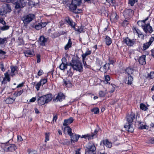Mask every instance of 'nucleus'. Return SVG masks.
<instances>
[{
	"label": "nucleus",
	"mask_w": 154,
	"mask_h": 154,
	"mask_svg": "<svg viewBox=\"0 0 154 154\" xmlns=\"http://www.w3.org/2000/svg\"><path fill=\"white\" fill-rule=\"evenodd\" d=\"M118 17L116 13L115 12L113 13L110 16V20L115 22L118 19Z\"/></svg>",
	"instance_id": "obj_22"
},
{
	"label": "nucleus",
	"mask_w": 154,
	"mask_h": 154,
	"mask_svg": "<svg viewBox=\"0 0 154 154\" xmlns=\"http://www.w3.org/2000/svg\"><path fill=\"white\" fill-rule=\"evenodd\" d=\"M42 85L40 82L38 83L35 85V88L37 91H38L40 86Z\"/></svg>",
	"instance_id": "obj_49"
},
{
	"label": "nucleus",
	"mask_w": 154,
	"mask_h": 154,
	"mask_svg": "<svg viewBox=\"0 0 154 154\" xmlns=\"http://www.w3.org/2000/svg\"><path fill=\"white\" fill-rule=\"evenodd\" d=\"M91 53V51H86L85 53L83 54L82 55V57L83 60H84V58L86 57V56L90 54Z\"/></svg>",
	"instance_id": "obj_36"
},
{
	"label": "nucleus",
	"mask_w": 154,
	"mask_h": 154,
	"mask_svg": "<svg viewBox=\"0 0 154 154\" xmlns=\"http://www.w3.org/2000/svg\"><path fill=\"white\" fill-rule=\"evenodd\" d=\"M74 121V119L72 117H70L68 119V124H71Z\"/></svg>",
	"instance_id": "obj_52"
},
{
	"label": "nucleus",
	"mask_w": 154,
	"mask_h": 154,
	"mask_svg": "<svg viewBox=\"0 0 154 154\" xmlns=\"http://www.w3.org/2000/svg\"><path fill=\"white\" fill-rule=\"evenodd\" d=\"M82 2V0H72L69 6V10L75 14L81 13L83 11L82 9L77 8Z\"/></svg>",
	"instance_id": "obj_2"
},
{
	"label": "nucleus",
	"mask_w": 154,
	"mask_h": 154,
	"mask_svg": "<svg viewBox=\"0 0 154 154\" xmlns=\"http://www.w3.org/2000/svg\"><path fill=\"white\" fill-rule=\"evenodd\" d=\"M7 13V12L5 10V8L3 5L0 8V15L3 16Z\"/></svg>",
	"instance_id": "obj_26"
},
{
	"label": "nucleus",
	"mask_w": 154,
	"mask_h": 154,
	"mask_svg": "<svg viewBox=\"0 0 154 154\" xmlns=\"http://www.w3.org/2000/svg\"><path fill=\"white\" fill-rule=\"evenodd\" d=\"M140 107L143 110H146L147 109V107L143 103H141L140 104Z\"/></svg>",
	"instance_id": "obj_39"
},
{
	"label": "nucleus",
	"mask_w": 154,
	"mask_h": 154,
	"mask_svg": "<svg viewBox=\"0 0 154 154\" xmlns=\"http://www.w3.org/2000/svg\"><path fill=\"white\" fill-rule=\"evenodd\" d=\"M154 40V34H153L152 37L150 38L149 41L144 44L143 46V49L145 50L148 48L151 45Z\"/></svg>",
	"instance_id": "obj_12"
},
{
	"label": "nucleus",
	"mask_w": 154,
	"mask_h": 154,
	"mask_svg": "<svg viewBox=\"0 0 154 154\" xmlns=\"http://www.w3.org/2000/svg\"><path fill=\"white\" fill-rule=\"evenodd\" d=\"M72 45V42L71 41V39H69L68 41V49L71 47Z\"/></svg>",
	"instance_id": "obj_51"
},
{
	"label": "nucleus",
	"mask_w": 154,
	"mask_h": 154,
	"mask_svg": "<svg viewBox=\"0 0 154 154\" xmlns=\"http://www.w3.org/2000/svg\"><path fill=\"white\" fill-rule=\"evenodd\" d=\"M5 77L3 78L2 81V83L5 84L7 83V81H10V78L9 77V75L8 72H7L5 74Z\"/></svg>",
	"instance_id": "obj_21"
},
{
	"label": "nucleus",
	"mask_w": 154,
	"mask_h": 154,
	"mask_svg": "<svg viewBox=\"0 0 154 154\" xmlns=\"http://www.w3.org/2000/svg\"><path fill=\"white\" fill-rule=\"evenodd\" d=\"M3 5L5 8V10L8 13H10L11 11V7L10 5L7 3H4Z\"/></svg>",
	"instance_id": "obj_23"
},
{
	"label": "nucleus",
	"mask_w": 154,
	"mask_h": 154,
	"mask_svg": "<svg viewBox=\"0 0 154 154\" xmlns=\"http://www.w3.org/2000/svg\"><path fill=\"white\" fill-rule=\"evenodd\" d=\"M18 140L19 141H21L23 140V139L20 136H17Z\"/></svg>",
	"instance_id": "obj_60"
},
{
	"label": "nucleus",
	"mask_w": 154,
	"mask_h": 154,
	"mask_svg": "<svg viewBox=\"0 0 154 154\" xmlns=\"http://www.w3.org/2000/svg\"><path fill=\"white\" fill-rule=\"evenodd\" d=\"M143 29L146 33H150L152 31V28L149 24H145L143 26Z\"/></svg>",
	"instance_id": "obj_11"
},
{
	"label": "nucleus",
	"mask_w": 154,
	"mask_h": 154,
	"mask_svg": "<svg viewBox=\"0 0 154 154\" xmlns=\"http://www.w3.org/2000/svg\"><path fill=\"white\" fill-rule=\"evenodd\" d=\"M106 92H104L102 91H100L99 92V95L100 97H104Z\"/></svg>",
	"instance_id": "obj_45"
},
{
	"label": "nucleus",
	"mask_w": 154,
	"mask_h": 154,
	"mask_svg": "<svg viewBox=\"0 0 154 154\" xmlns=\"http://www.w3.org/2000/svg\"><path fill=\"white\" fill-rule=\"evenodd\" d=\"M7 143H2V144L1 145V147L2 148V149H0V150H2L3 148H4L5 149H6L7 148L5 146L6 145V144Z\"/></svg>",
	"instance_id": "obj_54"
},
{
	"label": "nucleus",
	"mask_w": 154,
	"mask_h": 154,
	"mask_svg": "<svg viewBox=\"0 0 154 154\" xmlns=\"http://www.w3.org/2000/svg\"><path fill=\"white\" fill-rule=\"evenodd\" d=\"M35 98L33 97L30 100V102H34L35 101Z\"/></svg>",
	"instance_id": "obj_62"
},
{
	"label": "nucleus",
	"mask_w": 154,
	"mask_h": 154,
	"mask_svg": "<svg viewBox=\"0 0 154 154\" xmlns=\"http://www.w3.org/2000/svg\"><path fill=\"white\" fill-rule=\"evenodd\" d=\"M24 53L26 56L28 57L29 56H32L34 54V52L32 51H31L29 50H27L24 51Z\"/></svg>",
	"instance_id": "obj_25"
},
{
	"label": "nucleus",
	"mask_w": 154,
	"mask_h": 154,
	"mask_svg": "<svg viewBox=\"0 0 154 154\" xmlns=\"http://www.w3.org/2000/svg\"><path fill=\"white\" fill-rule=\"evenodd\" d=\"M68 24H69L72 28H73L74 29H76V28L75 27V23L72 20L68 19Z\"/></svg>",
	"instance_id": "obj_30"
},
{
	"label": "nucleus",
	"mask_w": 154,
	"mask_h": 154,
	"mask_svg": "<svg viewBox=\"0 0 154 154\" xmlns=\"http://www.w3.org/2000/svg\"><path fill=\"white\" fill-rule=\"evenodd\" d=\"M148 19V17H147L145 20H139L137 22V23L140 26H141L143 27L146 21Z\"/></svg>",
	"instance_id": "obj_28"
},
{
	"label": "nucleus",
	"mask_w": 154,
	"mask_h": 154,
	"mask_svg": "<svg viewBox=\"0 0 154 154\" xmlns=\"http://www.w3.org/2000/svg\"><path fill=\"white\" fill-rule=\"evenodd\" d=\"M23 90H20L19 91H18L17 94H16V95L18 96H20V95L22 94V93H23Z\"/></svg>",
	"instance_id": "obj_57"
},
{
	"label": "nucleus",
	"mask_w": 154,
	"mask_h": 154,
	"mask_svg": "<svg viewBox=\"0 0 154 154\" xmlns=\"http://www.w3.org/2000/svg\"><path fill=\"white\" fill-rule=\"evenodd\" d=\"M145 57L146 56L144 55H143L140 57L138 61L140 64L143 65L146 64Z\"/></svg>",
	"instance_id": "obj_19"
},
{
	"label": "nucleus",
	"mask_w": 154,
	"mask_h": 154,
	"mask_svg": "<svg viewBox=\"0 0 154 154\" xmlns=\"http://www.w3.org/2000/svg\"><path fill=\"white\" fill-rule=\"evenodd\" d=\"M134 72H136V70L133 68L128 67L126 69V72L128 75L132 74Z\"/></svg>",
	"instance_id": "obj_24"
},
{
	"label": "nucleus",
	"mask_w": 154,
	"mask_h": 154,
	"mask_svg": "<svg viewBox=\"0 0 154 154\" xmlns=\"http://www.w3.org/2000/svg\"><path fill=\"white\" fill-rule=\"evenodd\" d=\"M15 9H18L22 8V7H21L20 3L19 2H17L15 3Z\"/></svg>",
	"instance_id": "obj_46"
},
{
	"label": "nucleus",
	"mask_w": 154,
	"mask_h": 154,
	"mask_svg": "<svg viewBox=\"0 0 154 154\" xmlns=\"http://www.w3.org/2000/svg\"><path fill=\"white\" fill-rule=\"evenodd\" d=\"M75 154H81V149H77L75 151Z\"/></svg>",
	"instance_id": "obj_55"
},
{
	"label": "nucleus",
	"mask_w": 154,
	"mask_h": 154,
	"mask_svg": "<svg viewBox=\"0 0 154 154\" xmlns=\"http://www.w3.org/2000/svg\"><path fill=\"white\" fill-rule=\"evenodd\" d=\"M65 98V97L63 94L61 93H60L58 94L56 98L54 99V100L55 101H62V99H64Z\"/></svg>",
	"instance_id": "obj_15"
},
{
	"label": "nucleus",
	"mask_w": 154,
	"mask_h": 154,
	"mask_svg": "<svg viewBox=\"0 0 154 154\" xmlns=\"http://www.w3.org/2000/svg\"><path fill=\"white\" fill-rule=\"evenodd\" d=\"M47 82V79H44L41 80L39 82L42 85H43L45 84Z\"/></svg>",
	"instance_id": "obj_42"
},
{
	"label": "nucleus",
	"mask_w": 154,
	"mask_h": 154,
	"mask_svg": "<svg viewBox=\"0 0 154 154\" xmlns=\"http://www.w3.org/2000/svg\"><path fill=\"white\" fill-rule=\"evenodd\" d=\"M106 43L107 45H109L112 43L111 39L108 36H106L105 38Z\"/></svg>",
	"instance_id": "obj_33"
},
{
	"label": "nucleus",
	"mask_w": 154,
	"mask_h": 154,
	"mask_svg": "<svg viewBox=\"0 0 154 154\" xmlns=\"http://www.w3.org/2000/svg\"><path fill=\"white\" fill-rule=\"evenodd\" d=\"M148 78L150 79H152L154 78V72H151L150 73L149 75H148Z\"/></svg>",
	"instance_id": "obj_44"
},
{
	"label": "nucleus",
	"mask_w": 154,
	"mask_h": 154,
	"mask_svg": "<svg viewBox=\"0 0 154 154\" xmlns=\"http://www.w3.org/2000/svg\"><path fill=\"white\" fill-rule=\"evenodd\" d=\"M47 41V39L43 36H40L39 38V43L41 45H45Z\"/></svg>",
	"instance_id": "obj_17"
},
{
	"label": "nucleus",
	"mask_w": 154,
	"mask_h": 154,
	"mask_svg": "<svg viewBox=\"0 0 154 154\" xmlns=\"http://www.w3.org/2000/svg\"><path fill=\"white\" fill-rule=\"evenodd\" d=\"M17 147L14 144H11L6 149L3 148L1 151L2 152H13L15 150Z\"/></svg>",
	"instance_id": "obj_8"
},
{
	"label": "nucleus",
	"mask_w": 154,
	"mask_h": 154,
	"mask_svg": "<svg viewBox=\"0 0 154 154\" xmlns=\"http://www.w3.org/2000/svg\"><path fill=\"white\" fill-rule=\"evenodd\" d=\"M124 41L128 45L130 46H133L135 42L134 39H130L128 37L124 39Z\"/></svg>",
	"instance_id": "obj_14"
},
{
	"label": "nucleus",
	"mask_w": 154,
	"mask_h": 154,
	"mask_svg": "<svg viewBox=\"0 0 154 154\" xmlns=\"http://www.w3.org/2000/svg\"><path fill=\"white\" fill-rule=\"evenodd\" d=\"M133 79L132 77L131 76H129L128 78H126L125 80V82L126 84L128 85H131L132 83Z\"/></svg>",
	"instance_id": "obj_20"
},
{
	"label": "nucleus",
	"mask_w": 154,
	"mask_h": 154,
	"mask_svg": "<svg viewBox=\"0 0 154 154\" xmlns=\"http://www.w3.org/2000/svg\"><path fill=\"white\" fill-rule=\"evenodd\" d=\"M108 68L109 65L106 63L103 66L101 67L100 69V70L102 72L105 73L106 72Z\"/></svg>",
	"instance_id": "obj_18"
},
{
	"label": "nucleus",
	"mask_w": 154,
	"mask_h": 154,
	"mask_svg": "<svg viewBox=\"0 0 154 154\" xmlns=\"http://www.w3.org/2000/svg\"><path fill=\"white\" fill-rule=\"evenodd\" d=\"M96 149L94 145L92 143L89 142L85 146V154H93Z\"/></svg>",
	"instance_id": "obj_5"
},
{
	"label": "nucleus",
	"mask_w": 154,
	"mask_h": 154,
	"mask_svg": "<svg viewBox=\"0 0 154 154\" xmlns=\"http://www.w3.org/2000/svg\"><path fill=\"white\" fill-rule=\"evenodd\" d=\"M40 25V23H39L35 26V28L37 30H39L42 28Z\"/></svg>",
	"instance_id": "obj_50"
},
{
	"label": "nucleus",
	"mask_w": 154,
	"mask_h": 154,
	"mask_svg": "<svg viewBox=\"0 0 154 154\" xmlns=\"http://www.w3.org/2000/svg\"><path fill=\"white\" fill-rule=\"evenodd\" d=\"M101 14L102 15L106 17H108V11L105 10L104 8H102L101 10Z\"/></svg>",
	"instance_id": "obj_31"
},
{
	"label": "nucleus",
	"mask_w": 154,
	"mask_h": 154,
	"mask_svg": "<svg viewBox=\"0 0 154 154\" xmlns=\"http://www.w3.org/2000/svg\"><path fill=\"white\" fill-rule=\"evenodd\" d=\"M65 55L64 57H63L62 59V63H65L66 61V58L67 57V56L66 54H65Z\"/></svg>",
	"instance_id": "obj_47"
},
{
	"label": "nucleus",
	"mask_w": 154,
	"mask_h": 154,
	"mask_svg": "<svg viewBox=\"0 0 154 154\" xmlns=\"http://www.w3.org/2000/svg\"><path fill=\"white\" fill-rule=\"evenodd\" d=\"M154 40V34H153L152 37L150 38L149 41L144 44L143 46V49L145 50L148 48L151 45Z\"/></svg>",
	"instance_id": "obj_13"
},
{
	"label": "nucleus",
	"mask_w": 154,
	"mask_h": 154,
	"mask_svg": "<svg viewBox=\"0 0 154 154\" xmlns=\"http://www.w3.org/2000/svg\"><path fill=\"white\" fill-rule=\"evenodd\" d=\"M149 141L151 143H154V138H152Z\"/></svg>",
	"instance_id": "obj_64"
},
{
	"label": "nucleus",
	"mask_w": 154,
	"mask_h": 154,
	"mask_svg": "<svg viewBox=\"0 0 154 154\" xmlns=\"http://www.w3.org/2000/svg\"><path fill=\"white\" fill-rule=\"evenodd\" d=\"M91 112H94L95 114H97L99 112V109L97 108H95L91 110Z\"/></svg>",
	"instance_id": "obj_38"
},
{
	"label": "nucleus",
	"mask_w": 154,
	"mask_h": 154,
	"mask_svg": "<svg viewBox=\"0 0 154 154\" xmlns=\"http://www.w3.org/2000/svg\"><path fill=\"white\" fill-rule=\"evenodd\" d=\"M103 143L104 145L107 147L110 148L111 147V143L110 142L107 140H104Z\"/></svg>",
	"instance_id": "obj_29"
},
{
	"label": "nucleus",
	"mask_w": 154,
	"mask_h": 154,
	"mask_svg": "<svg viewBox=\"0 0 154 154\" xmlns=\"http://www.w3.org/2000/svg\"><path fill=\"white\" fill-rule=\"evenodd\" d=\"M68 135L70 136L71 143L72 144L75 142H77L79 137V135H78L72 132V129L68 126Z\"/></svg>",
	"instance_id": "obj_6"
},
{
	"label": "nucleus",
	"mask_w": 154,
	"mask_h": 154,
	"mask_svg": "<svg viewBox=\"0 0 154 154\" xmlns=\"http://www.w3.org/2000/svg\"><path fill=\"white\" fill-rule=\"evenodd\" d=\"M105 81L104 82L106 84H109V83L108 82V81L110 80V78L109 76L107 75L105 76Z\"/></svg>",
	"instance_id": "obj_37"
},
{
	"label": "nucleus",
	"mask_w": 154,
	"mask_h": 154,
	"mask_svg": "<svg viewBox=\"0 0 154 154\" xmlns=\"http://www.w3.org/2000/svg\"><path fill=\"white\" fill-rule=\"evenodd\" d=\"M98 131V130H97L96 129L94 131V133H92L91 135L90 134H87L84 135H82L81 138H88V140L91 139H93L94 137H97V133Z\"/></svg>",
	"instance_id": "obj_10"
},
{
	"label": "nucleus",
	"mask_w": 154,
	"mask_h": 154,
	"mask_svg": "<svg viewBox=\"0 0 154 154\" xmlns=\"http://www.w3.org/2000/svg\"><path fill=\"white\" fill-rule=\"evenodd\" d=\"M19 3L22 8L25 6L26 4V0H20Z\"/></svg>",
	"instance_id": "obj_35"
},
{
	"label": "nucleus",
	"mask_w": 154,
	"mask_h": 154,
	"mask_svg": "<svg viewBox=\"0 0 154 154\" xmlns=\"http://www.w3.org/2000/svg\"><path fill=\"white\" fill-rule=\"evenodd\" d=\"M72 85L71 82L68 81V88H71L72 87Z\"/></svg>",
	"instance_id": "obj_61"
},
{
	"label": "nucleus",
	"mask_w": 154,
	"mask_h": 154,
	"mask_svg": "<svg viewBox=\"0 0 154 154\" xmlns=\"http://www.w3.org/2000/svg\"><path fill=\"white\" fill-rule=\"evenodd\" d=\"M29 154H36L37 152L34 150H29L28 151Z\"/></svg>",
	"instance_id": "obj_48"
},
{
	"label": "nucleus",
	"mask_w": 154,
	"mask_h": 154,
	"mask_svg": "<svg viewBox=\"0 0 154 154\" xmlns=\"http://www.w3.org/2000/svg\"><path fill=\"white\" fill-rule=\"evenodd\" d=\"M29 1V5L31 7L34 6L35 4L32 1V0Z\"/></svg>",
	"instance_id": "obj_53"
},
{
	"label": "nucleus",
	"mask_w": 154,
	"mask_h": 154,
	"mask_svg": "<svg viewBox=\"0 0 154 154\" xmlns=\"http://www.w3.org/2000/svg\"><path fill=\"white\" fill-rule=\"evenodd\" d=\"M34 17V14H30L23 16L21 18V20L23 21L24 25L26 26L33 19Z\"/></svg>",
	"instance_id": "obj_7"
},
{
	"label": "nucleus",
	"mask_w": 154,
	"mask_h": 154,
	"mask_svg": "<svg viewBox=\"0 0 154 154\" xmlns=\"http://www.w3.org/2000/svg\"><path fill=\"white\" fill-rule=\"evenodd\" d=\"M67 63H62L59 66L60 69L62 70H64L67 68Z\"/></svg>",
	"instance_id": "obj_34"
},
{
	"label": "nucleus",
	"mask_w": 154,
	"mask_h": 154,
	"mask_svg": "<svg viewBox=\"0 0 154 154\" xmlns=\"http://www.w3.org/2000/svg\"><path fill=\"white\" fill-rule=\"evenodd\" d=\"M135 116L134 113L131 112L126 116L127 121L128 123L126 124L124 126V127L128 132H132L134 131V128L131 126V124L134 119Z\"/></svg>",
	"instance_id": "obj_3"
},
{
	"label": "nucleus",
	"mask_w": 154,
	"mask_h": 154,
	"mask_svg": "<svg viewBox=\"0 0 154 154\" xmlns=\"http://www.w3.org/2000/svg\"><path fill=\"white\" fill-rule=\"evenodd\" d=\"M43 73V70L42 69H40L38 72V76H40Z\"/></svg>",
	"instance_id": "obj_56"
},
{
	"label": "nucleus",
	"mask_w": 154,
	"mask_h": 154,
	"mask_svg": "<svg viewBox=\"0 0 154 154\" xmlns=\"http://www.w3.org/2000/svg\"><path fill=\"white\" fill-rule=\"evenodd\" d=\"M14 101V100L11 98L8 97L5 100L6 103L8 104H10L13 103Z\"/></svg>",
	"instance_id": "obj_32"
},
{
	"label": "nucleus",
	"mask_w": 154,
	"mask_h": 154,
	"mask_svg": "<svg viewBox=\"0 0 154 154\" xmlns=\"http://www.w3.org/2000/svg\"><path fill=\"white\" fill-rule=\"evenodd\" d=\"M40 26H41V28H43L45 27L46 25V23H40Z\"/></svg>",
	"instance_id": "obj_59"
},
{
	"label": "nucleus",
	"mask_w": 154,
	"mask_h": 154,
	"mask_svg": "<svg viewBox=\"0 0 154 154\" xmlns=\"http://www.w3.org/2000/svg\"><path fill=\"white\" fill-rule=\"evenodd\" d=\"M69 64L74 70L78 71L79 72L82 71L83 69L82 63L79 60L77 55H74L73 57L72 60Z\"/></svg>",
	"instance_id": "obj_1"
},
{
	"label": "nucleus",
	"mask_w": 154,
	"mask_h": 154,
	"mask_svg": "<svg viewBox=\"0 0 154 154\" xmlns=\"http://www.w3.org/2000/svg\"><path fill=\"white\" fill-rule=\"evenodd\" d=\"M74 30L79 33H81L83 32V29L82 27H78V29L76 28V29Z\"/></svg>",
	"instance_id": "obj_43"
},
{
	"label": "nucleus",
	"mask_w": 154,
	"mask_h": 154,
	"mask_svg": "<svg viewBox=\"0 0 154 154\" xmlns=\"http://www.w3.org/2000/svg\"><path fill=\"white\" fill-rule=\"evenodd\" d=\"M62 129L65 134L67 132V119H65L63 124Z\"/></svg>",
	"instance_id": "obj_16"
},
{
	"label": "nucleus",
	"mask_w": 154,
	"mask_h": 154,
	"mask_svg": "<svg viewBox=\"0 0 154 154\" xmlns=\"http://www.w3.org/2000/svg\"><path fill=\"white\" fill-rule=\"evenodd\" d=\"M40 55L39 54H38L37 55V62L38 63H39L40 62Z\"/></svg>",
	"instance_id": "obj_58"
},
{
	"label": "nucleus",
	"mask_w": 154,
	"mask_h": 154,
	"mask_svg": "<svg viewBox=\"0 0 154 154\" xmlns=\"http://www.w3.org/2000/svg\"><path fill=\"white\" fill-rule=\"evenodd\" d=\"M7 42V39L6 38H0V44H4L6 43ZM6 52L2 51V50H0V57H1L2 58H3L5 57V55ZM1 58H0V59Z\"/></svg>",
	"instance_id": "obj_9"
},
{
	"label": "nucleus",
	"mask_w": 154,
	"mask_h": 154,
	"mask_svg": "<svg viewBox=\"0 0 154 154\" xmlns=\"http://www.w3.org/2000/svg\"><path fill=\"white\" fill-rule=\"evenodd\" d=\"M9 28V27L8 26H4V27H3L2 28V29L3 30H7V29H8Z\"/></svg>",
	"instance_id": "obj_63"
},
{
	"label": "nucleus",
	"mask_w": 154,
	"mask_h": 154,
	"mask_svg": "<svg viewBox=\"0 0 154 154\" xmlns=\"http://www.w3.org/2000/svg\"><path fill=\"white\" fill-rule=\"evenodd\" d=\"M52 98V95L48 94L39 97L38 100V103L40 105H44L51 101Z\"/></svg>",
	"instance_id": "obj_4"
},
{
	"label": "nucleus",
	"mask_w": 154,
	"mask_h": 154,
	"mask_svg": "<svg viewBox=\"0 0 154 154\" xmlns=\"http://www.w3.org/2000/svg\"><path fill=\"white\" fill-rule=\"evenodd\" d=\"M137 2V0H129L128 4H130L131 6H133L134 3Z\"/></svg>",
	"instance_id": "obj_40"
},
{
	"label": "nucleus",
	"mask_w": 154,
	"mask_h": 154,
	"mask_svg": "<svg viewBox=\"0 0 154 154\" xmlns=\"http://www.w3.org/2000/svg\"><path fill=\"white\" fill-rule=\"evenodd\" d=\"M49 140V133H46L45 134V142H46L47 141Z\"/></svg>",
	"instance_id": "obj_41"
},
{
	"label": "nucleus",
	"mask_w": 154,
	"mask_h": 154,
	"mask_svg": "<svg viewBox=\"0 0 154 154\" xmlns=\"http://www.w3.org/2000/svg\"><path fill=\"white\" fill-rule=\"evenodd\" d=\"M11 72L10 73V75L12 76H13L15 75L14 72L17 71V67L16 66H11Z\"/></svg>",
	"instance_id": "obj_27"
}]
</instances>
